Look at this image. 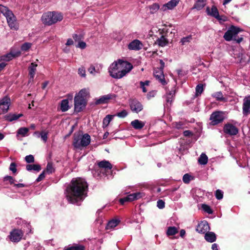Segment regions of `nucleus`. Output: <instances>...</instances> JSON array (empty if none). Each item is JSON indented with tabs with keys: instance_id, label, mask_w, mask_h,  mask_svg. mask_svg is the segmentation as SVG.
I'll return each instance as SVG.
<instances>
[{
	"instance_id": "1",
	"label": "nucleus",
	"mask_w": 250,
	"mask_h": 250,
	"mask_svg": "<svg viewBox=\"0 0 250 250\" xmlns=\"http://www.w3.org/2000/svg\"><path fill=\"white\" fill-rule=\"evenodd\" d=\"M88 185L81 178H73L67 186L65 195L67 201L72 204L79 205L86 196Z\"/></svg>"
},
{
	"instance_id": "2",
	"label": "nucleus",
	"mask_w": 250,
	"mask_h": 250,
	"mask_svg": "<svg viewBox=\"0 0 250 250\" xmlns=\"http://www.w3.org/2000/svg\"><path fill=\"white\" fill-rule=\"evenodd\" d=\"M132 68L133 66L130 62L119 59L110 64L108 70L112 78L120 79L129 72Z\"/></svg>"
},
{
	"instance_id": "3",
	"label": "nucleus",
	"mask_w": 250,
	"mask_h": 250,
	"mask_svg": "<svg viewBox=\"0 0 250 250\" xmlns=\"http://www.w3.org/2000/svg\"><path fill=\"white\" fill-rule=\"evenodd\" d=\"M89 95V91L85 88L81 90L74 97V109L77 112L82 111L86 105V97Z\"/></svg>"
},
{
	"instance_id": "4",
	"label": "nucleus",
	"mask_w": 250,
	"mask_h": 250,
	"mask_svg": "<svg viewBox=\"0 0 250 250\" xmlns=\"http://www.w3.org/2000/svg\"><path fill=\"white\" fill-rule=\"evenodd\" d=\"M63 19L62 15L57 12H48L43 14L42 17V22L47 25H51L60 21Z\"/></svg>"
},
{
	"instance_id": "5",
	"label": "nucleus",
	"mask_w": 250,
	"mask_h": 250,
	"mask_svg": "<svg viewBox=\"0 0 250 250\" xmlns=\"http://www.w3.org/2000/svg\"><path fill=\"white\" fill-rule=\"evenodd\" d=\"M90 141V136L87 133L83 135L80 133H75L73 145L75 148H80L81 147H85L89 145Z\"/></svg>"
},
{
	"instance_id": "6",
	"label": "nucleus",
	"mask_w": 250,
	"mask_h": 250,
	"mask_svg": "<svg viewBox=\"0 0 250 250\" xmlns=\"http://www.w3.org/2000/svg\"><path fill=\"white\" fill-rule=\"evenodd\" d=\"M241 31L239 28L236 27L234 26H231L228 30L225 32L224 35V38L227 41H230L234 40L237 43H240L243 40V38H239L236 39L237 34Z\"/></svg>"
},
{
	"instance_id": "7",
	"label": "nucleus",
	"mask_w": 250,
	"mask_h": 250,
	"mask_svg": "<svg viewBox=\"0 0 250 250\" xmlns=\"http://www.w3.org/2000/svg\"><path fill=\"white\" fill-rule=\"evenodd\" d=\"M209 120L210 121V125H217L224 121V113L223 112L219 111L213 112L210 115Z\"/></svg>"
},
{
	"instance_id": "8",
	"label": "nucleus",
	"mask_w": 250,
	"mask_h": 250,
	"mask_svg": "<svg viewBox=\"0 0 250 250\" xmlns=\"http://www.w3.org/2000/svg\"><path fill=\"white\" fill-rule=\"evenodd\" d=\"M224 132L229 136L236 135L239 132V129L235 126L230 123L225 124L223 127Z\"/></svg>"
},
{
	"instance_id": "9",
	"label": "nucleus",
	"mask_w": 250,
	"mask_h": 250,
	"mask_svg": "<svg viewBox=\"0 0 250 250\" xmlns=\"http://www.w3.org/2000/svg\"><path fill=\"white\" fill-rule=\"evenodd\" d=\"M144 193L141 192H138L130 194L124 198L120 199V203L123 205L126 202H131L138 200L143 197Z\"/></svg>"
},
{
	"instance_id": "10",
	"label": "nucleus",
	"mask_w": 250,
	"mask_h": 250,
	"mask_svg": "<svg viewBox=\"0 0 250 250\" xmlns=\"http://www.w3.org/2000/svg\"><path fill=\"white\" fill-rule=\"evenodd\" d=\"M23 232L21 229H15L13 230L9 235V239L12 242H18L22 238Z\"/></svg>"
},
{
	"instance_id": "11",
	"label": "nucleus",
	"mask_w": 250,
	"mask_h": 250,
	"mask_svg": "<svg viewBox=\"0 0 250 250\" xmlns=\"http://www.w3.org/2000/svg\"><path fill=\"white\" fill-rule=\"evenodd\" d=\"M6 21L11 29L14 30H18L19 29V23L17 18L14 14L12 15L11 17L7 18Z\"/></svg>"
},
{
	"instance_id": "12",
	"label": "nucleus",
	"mask_w": 250,
	"mask_h": 250,
	"mask_svg": "<svg viewBox=\"0 0 250 250\" xmlns=\"http://www.w3.org/2000/svg\"><path fill=\"white\" fill-rule=\"evenodd\" d=\"M130 109L132 112L138 113L143 109L142 104L136 100H132L129 103Z\"/></svg>"
},
{
	"instance_id": "13",
	"label": "nucleus",
	"mask_w": 250,
	"mask_h": 250,
	"mask_svg": "<svg viewBox=\"0 0 250 250\" xmlns=\"http://www.w3.org/2000/svg\"><path fill=\"white\" fill-rule=\"evenodd\" d=\"M243 114L244 116H248L250 113V95L245 97L243 99Z\"/></svg>"
},
{
	"instance_id": "14",
	"label": "nucleus",
	"mask_w": 250,
	"mask_h": 250,
	"mask_svg": "<svg viewBox=\"0 0 250 250\" xmlns=\"http://www.w3.org/2000/svg\"><path fill=\"white\" fill-rule=\"evenodd\" d=\"M209 226L207 221H201L197 226L196 230L199 233H206L209 230Z\"/></svg>"
},
{
	"instance_id": "15",
	"label": "nucleus",
	"mask_w": 250,
	"mask_h": 250,
	"mask_svg": "<svg viewBox=\"0 0 250 250\" xmlns=\"http://www.w3.org/2000/svg\"><path fill=\"white\" fill-rule=\"evenodd\" d=\"M143 47L142 43L138 40H134L128 44V48L131 50L138 51Z\"/></svg>"
},
{
	"instance_id": "16",
	"label": "nucleus",
	"mask_w": 250,
	"mask_h": 250,
	"mask_svg": "<svg viewBox=\"0 0 250 250\" xmlns=\"http://www.w3.org/2000/svg\"><path fill=\"white\" fill-rule=\"evenodd\" d=\"M10 100L7 97H5L0 101V109L2 110V113L6 112L9 107Z\"/></svg>"
},
{
	"instance_id": "17",
	"label": "nucleus",
	"mask_w": 250,
	"mask_h": 250,
	"mask_svg": "<svg viewBox=\"0 0 250 250\" xmlns=\"http://www.w3.org/2000/svg\"><path fill=\"white\" fill-rule=\"evenodd\" d=\"M180 0H171L167 3L163 4L161 10L163 11H166L167 10L173 9L179 3Z\"/></svg>"
},
{
	"instance_id": "18",
	"label": "nucleus",
	"mask_w": 250,
	"mask_h": 250,
	"mask_svg": "<svg viewBox=\"0 0 250 250\" xmlns=\"http://www.w3.org/2000/svg\"><path fill=\"white\" fill-rule=\"evenodd\" d=\"M0 12L6 20L14 14L8 7L2 4H0Z\"/></svg>"
},
{
	"instance_id": "19",
	"label": "nucleus",
	"mask_w": 250,
	"mask_h": 250,
	"mask_svg": "<svg viewBox=\"0 0 250 250\" xmlns=\"http://www.w3.org/2000/svg\"><path fill=\"white\" fill-rule=\"evenodd\" d=\"M21 54V53L20 51L16 52L11 51L9 53H8L4 56H2L1 57V60H4L5 61H9L15 57L20 56Z\"/></svg>"
},
{
	"instance_id": "20",
	"label": "nucleus",
	"mask_w": 250,
	"mask_h": 250,
	"mask_svg": "<svg viewBox=\"0 0 250 250\" xmlns=\"http://www.w3.org/2000/svg\"><path fill=\"white\" fill-rule=\"evenodd\" d=\"M116 97L115 95L112 94H109L102 96L96 101L97 104H104L107 102V101L112 99Z\"/></svg>"
},
{
	"instance_id": "21",
	"label": "nucleus",
	"mask_w": 250,
	"mask_h": 250,
	"mask_svg": "<svg viewBox=\"0 0 250 250\" xmlns=\"http://www.w3.org/2000/svg\"><path fill=\"white\" fill-rule=\"evenodd\" d=\"M206 12L208 15L211 16L214 18L218 17L219 14L218 10L217 7L213 5L210 9L209 7H207L206 8Z\"/></svg>"
},
{
	"instance_id": "22",
	"label": "nucleus",
	"mask_w": 250,
	"mask_h": 250,
	"mask_svg": "<svg viewBox=\"0 0 250 250\" xmlns=\"http://www.w3.org/2000/svg\"><path fill=\"white\" fill-rule=\"evenodd\" d=\"M175 95V91L174 90H171L169 91L166 95L165 96L166 101V105L168 107L171 105L172 102L173 100V97Z\"/></svg>"
},
{
	"instance_id": "23",
	"label": "nucleus",
	"mask_w": 250,
	"mask_h": 250,
	"mask_svg": "<svg viewBox=\"0 0 250 250\" xmlns=\"http://www.w3.org/2000/svg\"><path fill=\"white\" fill-rule=\"evenodd\" d=\"M205 239L207 241L212 243L216 241V236L213 232L208 231L205 234Z\"/></svg>"
},
{
	"instance_id": "24",
	"label": "nucleus",
	"mask_w": 250,
	"mask_h": 250,
	"mask_svg": "<svg viewBox=\"0 0 250 250\" xmlns=\"http://www.w3.org/2000/svg\"><path fill=\"white\" fill-rule=\"evenodd\" d=\"M99 167L104 168L105 170H110L112 168V164L108 161L104 160L98 163Z\"/></svg>"
},
{
	"instance_id": "25",
	"label": "nucleus",
	"mask_w": 250,
	"mask_h": 250,
	"mask_svg": "<svg viewBox=\"0 0 250 250\" xmlns=\"http://www.w3.org/2000/svg\"><path fill=\"white\" fill-rule=\"evenodd\" d=\"M132 126L136 129H141L145 125V123L139 120H135L131 122Z\"/></svg>"
},
{
	"instance_id": "26",
	"label": "nucleus",
	"mask_w": 250,
	"mask_h": 250,
	"mask_svg": "<svg viewBox=\"0 0 250 250\" xmlns=\"http://www.w3.org/2000/svg\"><path fill=\"white\" fill-rule=\"evenodd\" d=\"M154 76L155 77L159 80V81L162 83L163 85H165L166 84V82L165 80L164 75L163 74V72L161 70L160 71H156L154 72Z\"/></svg>"
},
{
	"instance_id": "27",
	"label": "nucleus",
	"mask_w": 250,
	"mask_h": 250,
	"mask_svg": "<svg viewBox=\"0 0 250 250\" xmlns=\"http://www.w3.org/2000/svg\"><path fill=\"white\" fill-rule=\"evenodd\" d=\"M60 110L62 112L67 111L69 108V102L68 99L62 100L60 104Z\"/></svg>"
},
{
	"instance_id": "28",
	"label": "nucleus",
	"mask_w": 250,
	"mask_h": 250,
	"mask_svg": "<svg viewBox=\"0 0 250 250\" xmlns=\"http://www.w3.org/2000/svg\"><path fill=\"white\" fill-rule=\"evenodd\" d=\"M29 131V129L27 127H20L17 130V137H18L19 135H21V137L27 136Z\"/></svg>"
},
{
	"instance_id": "29",
	"label": "nucleus",
	"mask_w": 250,
	"mask_h": 250,
	"mask_svg": "<svg viewBox=\"0 0 250 250\" xmlns=\"http://www.w3.org/2000/svg\"><path fill=\"white\" fill-rule=\"evenodd\" d=\"M22 116V114H9L5 116V120L9 122H12L18 120L19 118Z\"/></svg>"
},
{
	"instance_id": "30",
	"label": "nucleus",
	"mask_w": 250,
	"mask_h": 250,
	"mask_svg": "<svg viewBox=\"0 0 250 250\" xmlns=\"http://www.w3.org/2000/svg\"><path fill=\"white\" fill-rule=\"evenodd\" d=\"M37 66V64H35L32 62L30 64V66L29 67V75L30 76V79H33L35 74V72L36 71V67Z\"/></svg>"
},
{
	"instance_id": "31",
	"label": "nucleus",
	"mask_w": 250,
	"mask_h": 250,
	"mask_svg": "<svg viewBox=\"0 0 250 250\" xmlns=\"http://www.w3.org/2000/svg\"><path fill=\"white\" fill-rule=\"evenodd\" d=\"M26 169L28 171H36L39 172L41 170V167L40 165L38 164H29L26 165Z\"/></svg>"
},
{
	"instance_id": "32",
	"label": "nucleus",
	"mask_w": 250,
	"mask_h": 250,
	"mask_svg": "<svg viewBox=\"0 0 250 250\" xmlns=\"http://www.w3.org/2000/svg\"><path fill=\"white\" fill-rule=\"evenodd\" d=\"M119 222L120 220L116 219L109 221L106 226V229H109L115 228L119 224Z\"/></svg>"
},
{
	"instance_id": "33",
	"label": "nucleus",
	"mask_w": 250,
	"mask_h": 250,
	"mask_svg": "<svg viewBox=\"0 0 250 250\" xmlns=\"http://www.w3.org/2000/svg\"><path fill=\"white\" fill-rule=\"evenodd\" d=\"M206 0H197L194 5L193 8L197 10H201L206 5Z\"/></svg>"
},
{
	"instance_id": "34",
	"label": "nucleus",
	"mask_w": 250,
	"mask_h": 250,
	"mask_svg": "<svg viewBox=\"0 0 250 250\" xmlns=\"http://www.w3.org/2000/svg\"><path fill=\"white\" fill-rule=\"evenodd\" d=\"M63 250H85V248L82 245H75L65 247Z\"/></svg>"
},
{
	"instance_id": "35",
	"label": "nucleus",
	"mask_w": 250,
	"mask_h": 250,
	"mask_svg": "<svg viewBox=\"0 0 250 250\" xmlns=\"http://www.w3.org/2000/svg\"><path fill=\"white\" fill-rule=\"evenodd\" d=\"M212 97L215 98L218 101H226V99L224 98L223 93L221 91H218L212 94Z\"/></svg>"
},
{
	"instance_id": "36",
	"label": "nucleus",
	"mask_w": 250,
	"mask_h": 250,
	"mask_svg": "<svg viewBox=\"0 0 250 250\" xmlns=\"http://www.w3.org/2000/svg\"><path fill=\"white\" fill-rule=\"evenodd\" d=\"M115 115H107L104 118L103 121V126L104 128L106 127L112 120Z\"/></svg>"
},
{
	"instance_id": "37",
	"label": "nucleus",
	"mask_w": 250,
	"mask_h": 250,
	"mask_svg": "<svg viewBox=\"0 0 250 250\" xmlns=\"http://www.w3.org/2000/svg\"><path fill=\"white\" fill-rule=\"evenodd\" d=\"M178 232V229L175 227H169L167 228V236H172L176 233H177Z\"/></svg>"
},
{
	"instance_id": "38",
	"label": "nucleus",
	"mask_w": 250,
	"mask_h": 250,
	"mask_svg": "<svg viewBox=\"0 0 250 250\" xmlns=\"http://www.w3.org/2000/svg\"><path fill=\"white\" fill-rule=\"evenodd\" d=\"M208 158L205 153H202L198 159V163L200 165H205L207 164Z\"/></svg>"
},
{
	"instance_id": "39",
	"label": "nucleus",
	"mask_w": 250,
	"mask_h": 250,
	"mask_svg": "<svg viewBox=\"0 0 250 250\" xmlns=\"http://www.w3.org/2000/svg\"><path fill=\"white\" fill-rule=\"evenodd\" d=\"M157 43L159 46H165L168 42L167 39L163 36H161L157 40Z\"/></svg>"
},
{
	"instance_id": "40",
	"label": "nucleus",
	"mask_w": 250,
	"mask_h": 250,
	"mask_svg": "<svg viewBox=\"0 0 250 250\" xmlns=\"http://www.w3.org/2000/svg\"><path fill=\"white\" fill-rule=\"evenodd\" d=\"M160 8L158 3H155L149 6L150 12L151 14L155 13Z\"/></svg>"
},
{
	"instance_id": "41",
	"label": "nucleus",
	"mask_w": 250,
	"mask_h": 250,
	"mask_svg": "<svg viewBox=\"0 0 250 250\" xmlns=\"http://www.w3.org/2000/svg\"><path fill=\"white\" fill-rule=\"evenodd\" d=\"M196 96H198L201 95L204 91V87L202 84H199L196 87Z\"/></svg>"
},
{
	"instance_id": "42",
	"label": "nucleus",
	"mask_w": 250,
	"mask_h": 250,
	"mask_svg": "<svg viewBox=\"0 0 250 250\" xmlns=\"http://www.w3.org/2000/svg\"><path fill=\"white\" fill-rule=\"evenodd\" d=\"M192 39V36L191 35L187 36L186 37L183 38L180 41L182 45H185L187 43L190 42Z\"/></svg>"
},
{
	"instance_id": "43",
	"label": "nucleus",
	"mask_w": 250,
	"mask_h": 250,
	"mask_svg": "<svg viewBox=\"0 0 250 250\" xmlns=\"http://www.w3.org/2000/svg\"><path fill=\"white\" fill-rule=\"evenodd\" d=\"M88 72L93 75H95L96 73H100L99 69H96L95 66L93 65H91L88 69Z\"/></svg>"
},
{
	"instance_id": "44",
	"label": "nucleus",
	"mask_w": 250,
	"mask_h": 250,
	"mask_svg": "<svg viewBox=\"0 0 250 250\" xmlns=\"http://www.w3.org/2000/svg\"><path fill=\"white\" fill-rule=\"evenodd\" d=\"M46 172L48 174H51L54 171V168L51 163H48L47 165L45 172Z\"/></svg>"
},
{
	"instance_id": "45",
	"label": "nucleus",
	"mask_w": 250,
	"mask_h": 250,
	"mask_svg": "<svg viewBox=\"0 0 250 250\" xmlns=\"http://www.w3.org/2000/svg\"><path fill=\"white\" fill-rule=\"evenodd\" d=\"M41 139L43 141L44 143H46L48 139V132L42 131L41 132Z\"/></svg>"
},
{
	"instance_id": "46",
	"label": "nucleus",
	"mask_w": 250,
	"mask_h": 250,
	"mask_svg": "<svg viewBox=\"0 0 250 250\" xmlns=\"http://www.w3.org/2000/svg\"><path fill=\"white\" fill-rule=\"evenodd\" d=\"M215 197L218 200H221L223 197V192L220 189H217L215 192Z\"/></svg>"
},
{
	"instance_id": "47",
	"label": "nucleus",
	"mask_w": 250,
	"mask_h": 250,
	"mask_svg": "<svg viewBox=\"0 0 250 250\" xmlns=\"http://www.w3.org/2000/svg\"><path fill=\"white\" fill-rule=\"evenodd\" d=\"M31 43L28 42L24 43L21 46V49L22 51H27L31 47Z\"/></svg>"
},
{
	"instance_id": "48",
	"label": "nucleus",
	"mask_w": 250,
	"mask_h": 250,
	"mask_svg": "<svg viewBox=\"0 0 250 250\" xmlns=\"http://www.w3.org/2000/svg\"><path fill=\"white\" fill-rule=\"evenodd\" d=\"M202 208L205 212H207L208 214H211L212 213V209H211L210 207L207 205L203 204Z\"/></svg>"
},
{
	"instance_id": "49",
	"label": "nucleus",
	"mask_w": 250,
	"mask_h": 250,
	"mask_svg": "<svg viewBox=\"0 0 250 250\" xmlns=\"http://www.w3.org/2000/svg\"><path fill=\"white\" fill-rule=\"evenodd\" d=\"M191 176L188 174H185L183 177V181L186 184H188L191 180Z\"/></svg>"
},
{
	"instance_id": "50",
	"label": "nucleus",
	"mask_w": 250,
	"mask_h": 250,
	"mask_svg": "<svg viewBox=\"0 0 250 250\" xmlns=\"http://www.w3.org/2000/svg\"><path fill=\"white\" fill-rule=\"evenodd\" d=\"M25 161L27 163H31L34 162V157L32 155H27L25 157Z\"/></svg>"
},
{
	"instance_id": "51",
	"label": "nucleus",
	"mask_w": 250,
	"mask_h": 250,
	"mask_svg": "<svg viewBox=\"0 0 250 250\" xmlns=\"http://www.w3.org/2000/svg\"><path fill=\"white\" fill-rule=\"evenodd\" d=\"M165 203L162 200H159L157 202V206L160 209H163L165 208Z\"/></svg>"
},
{
	"instance_id": "52",
	"label": "nucleus",
	"mask_w": 250,
	"mask_h": 250,
	"mask_svg": "<svg viewBox=\"0 0 250 250\" xmlns=\"http://www.w3.org/2000/svg\"><path fill=\"white\" fill-rule=\"evenodd\" d=\"M78 74L83 77H85V70L84 67H81L78 69Z\"/></svg>"
},
{
	"instance_id": "53",
	"label": "nucleus",
	"mask_w": 250,
	"mask_h": 250,
	"mask_svg": "<svg viewBox=\"0 0 250 250\" xmlns=\"http://www.w3.org/2000/svg\"><path fill=\"white\" fill-rule=\"evenodd\" d=\"M127 115V112L125 110H123L121 112L117 113V116L120 118H125Z\"/></svg>"
},
{
	"instance_id": "54",
	"label": "nucleus",
	"mask_w": 250,
	"mask_h": 250,
	"mask_svg": "<svg viewBox=\"0 0 250 250\" xmlns=\"http://www.w3.org/2000/svg\"><path fill=\"white\" fill-rule=\"evenodd\" d=\"M72 37L76 42H80L83 38V36L81 34H74L73 35Z\"/></svg>"
},
{
	"instance_id": "55",
	"label": "nucleus",
	"mask_w": 250,
	"mask_h": 250,
	"mask_svg": "<svg viewBox=\"0 0 250 250\" xmlns=\"http://www.w3.org/2000/svg\"><path fill=\"white\" fill-rule=\"evenodd\" d=\"M4 181H8L11 184H14L15 182L14 179L11 176H5L4 177Z\"/></svg>"
},
{
	"instance_id": "56",
	"label": "nucleus",
	"mask_w": 250,
	"mask_h": 250,
	"mask_svg": "<svg viewBox=\"0 0 250 250\" xmlns=\"http://www.w3.org/2000/svg\"><path fill=\"white\" fill-rule=\"evenodd\" d=\"M9 169L12 171L13 173H15L17 172L16 164L15 163H11Z\"/></svg>"
},
{
	"instance_id": "57",
	"label": "nucleus",
	"mask_w": 250,
	"mask_h": 250,
	"mask_svg": "<svg viewBox=\"0 0 250 250\" xmlns=\"http://www.w3.org/2000/svg\"><path fill=\"white\" fill-rule=\"evenodd\" d=\"M173 125L177 129H182L183 128V124L182 122H175L173 124Z\"/></svg>"
},
{
	"instance_id": "58",
	"label": "nucleus",
	"mask_w": 250,
	"mask_h": 250,
	"mask_svg": "<svg viewBox=\"0 0 250 250\" xmlns=\"http://www.w3.org/2000/svg\"><path fill=\"white\" fill-rule=\"evenodd\" d=\"M45 177V170H43L39 176L38 178L36 179L37 182H40Z\"/></svg>"
},
{
	"instance_id": "59",
	"label": "nucleus",
	"mask_w": 250,
	"mask_h": 250,
	"mask_svg": "<svg viewBox=\"0 0 250 250\" xmlns=\"http://www.w3.org/2000/svg\"><path fill=\"white\" fill-rule=\"evenodd\" d=\"M34 250H44V249L40 244L36 243L34 244Z\"/></svg>"
},
{
	"instance_id": "60",
	"label": "nucleus",
	"mask_w": 250,
	"mask_h": 250,
	"mask_svg": "<svg viewBox=\"0 0 250 250\" xmlns=\"http://www.w3.org/2000/svg\"><path fill=\"white\" fill-rule=\"evenodd\" d=\"M86 43L84 42H79L78 45H77V47L80 48L81 49H84L86 47Z\"/></svg>"
},
{
	"instance_id": "61",
	"label": "nucleus",
	"mask_w": 250,
	"mask_h": 250,
	"mask_svg": "<svg viewBox=\"0 0 250 250\" xmlns=\"http://www.w3.org/2000/svg\"><path fill=\"white\" fill-rule=\"evenodd\" d=\"M215 19H216L220 23L227 21V18L225 16H220L219 14L218 15V17H216Z\"/></svg>"
},
{
	"instance_id": "62",
	"label": "nucleus",
	"mask_w": 250,
	"mask_h": 250,
	"mask_svg": "<svg viewBox=\"0 0 250 250\" xmlns=\"http://www.w3.org/2000/svg\"><path fill=\"white\" fill-rule=\"evenodd\" d=\"M140 86L142 89L143 92L145 93L147 91V90L145 87V85H144V83L143 82H140Z\"/></svg>"
},
{
	"instance_id": "63",
	"label": "nucleus",
	"mask_w": 250,
	"mask_h": 250,
	"mask_svg": "<svg viewBox=\"0 0 250 250\" xmlns=\"http://www.w3.org/2000/svg\"><path fill=\"white\" fill-rule=\"evenodd\" d=\"M74 42L72 39H68L65 43L66 45H71L73 44Z\"/></svg>"
},
{
	"instance_id": "64",
	"label": "nucleus",
	"mask_w": 250,
	"mask_h": 250,
	"mask_svg": "<svg viewBox=\"0 0 250 250\" xmlns=\"http://www.w3.org/2000/svg\"><path fill=\"white\" fill-rule=\"evenodd\" d=\"M218 246L217 244L214 243L212 245L211 249L212 250H218Z\"/></svg>"
}]
</instances>
